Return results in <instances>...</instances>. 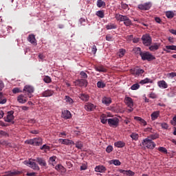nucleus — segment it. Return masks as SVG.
<instances>
[{"label": "nucleus", "instance_id": "obj_1", "mask_svg": "<svg viewBox=\"0 0 176 176\" xmlns=\"http://www.w3.org/2000/svg\"><path fill=\"white\" fill-rule=\"evenodd\" d=\"M115 19L117 20V21L124 22V25L126 27H130L131 25V20H130V18L126 15H122L120 14H115Z\"/></svg>", "mask_w": 176, "mask_h": 176}, {"label": "nucleus", "instance_id": "obj_2", "mask_svg": "<svg viewBox=\"0 0 176 176\" xmlns=\"http://www.w3.org/2000/svg\"><path fill=\"white\" fill-rule=\"evenodd\" d=\"M142 145L145 148H147V149H155V147L156 146V144L154 143L152 140L149 139V138H146L143 140Z\"/></svg>", "mask_w": 176, "mask_h": 176}, {"label": "nucleus", "instance_id": "obj_3", "mask_svg": "<svg viewBox=\"0 0 176 176\" xmlns=\"http://www.w3.org/2000/svg\"><path fill=\"white\" fill-rule=\"evenodd\" d=\"M36 161H25V164L26 166H28V167H30V168H32V170H35L36 171H39L41 170V168L39 167V165L35 162Z\"/></svg>", "mask_w": 176, "mask_h": 176}, {"label": "nucleus", "instance_id": "obj_4", "mask_svg": "<svg viewBox=\"0 0 176 176\" xmlns=\"http://www.w3.org/2000/svg\"><path fill=\"white\" fill-rule=\"evenodd\" d=\"M140 57H142V60H143V61H145V60H147V61H152V60H155V56L151 54L148 52H142Z\"/></svg>", "mask_w": 176, "mask_h": 176}, {"label": "nucleus", "instance_id": "obj_5", "mask_svg": "<svg viewBox=\"0 0 176 176\" xmlns=\"http://www.w3.org/2000/svg\"><path fill=\"white\" fill-rule=\"evenodd\" d=\"M34 87L31 85H25L23 88V91L25 94H27L29 98H31L32 97V93L34 91Z\"/></svg>", "mask_w": 176, "mask_h": 176}, {"label": "nucleus", "instance_id": "obj_6", "mask_svg": "<svg viewBox=\"0 0 176 176\" xmlns=\"http://www.w3.org/2000/svg\"><path fill=\"white\" fill-rule=\"evenodd\" d=\"M142 41L144 46H151V43H152V38H151L149 34L143 35L142 36Z\"/></svg>", "mask_w": 176, "mask_h": 176}, {"label": "nucleus", "instance_id": "obj_7", "mask_svg": "<svg viewBox=\"0 0 176 176\" xmlns=\"http://www.w3.org/2000/svg\"><path fill=\"white\" fill-rule=\"evenodd\" d=\"M108 124L110 127H118L119 126V118H113L108 119Z\"/></svg>", "mask_w": 176, "mask_h": 176}, {"label": "nucleus", "instance_id": "obj_8", "mask_svg": "<svg viewBox=\"0 0 176 176\" xmlns=\"http://www.w3.org/2000/svg\"><path fill=\"white\" fill-rule=\"evenodd\" d=\"M14 111H10L6 113V116L4 117L5 122H8V123H11L12 120H14V116H13Z\"/></svg>", "mask_w": 176, "mask_h": 176}, {"label": "nucleus", "instance_id": "obj_9", "mask_svg": "<svg viewBox=\"0 0 176 176\" xmlns=\"http://www.w3.org/2000/svg\"><path fill=\"white\" fill-rule=\"evenodd\" d=\"M33 162H36L41 167H47V163H46V160L43 157H36V159L33 160Z\"/></svg>", "mask_w": 176, "mask_h": 176}, {"label": "nucleus", "instance_id": "obj_10", "mask_svg": "<svg viewBox=\"0 0 176 176\" xmlns=\"http://www.w3.org/2000/svg\"><path fill=\"white\" fill-rule=\"evenodd\" d=\"M17 101L20 102V104H25L27 101H28V95L25 94H21L17 98Z\"/></svg>", "mask_w": 176, "mask_h": 176}, {"label": "nucleus", "instance_id": "obj_11", "mask_svg": "<svg viewBox=\"0 0 176 176\" xmlns=\"http://www.w3.org/2000/svg\"><path fill=\"white\" fill-rule=\"evenodd\" d=\"M130 72L135 76H140V75H142V74H144V71L142 69L133 68L130 70Z\"/></svg>", "mask_w": 176, "mask_h": 176}, {"label": "nucleus", "instance_id": "obj_12", "mask_svg": "<svg viewBox=\"0 0 176 176\" xmlns=\"http://www.w3.org/2000/svg\"><path fill=\"white\" fill-rule=\"evenodd\" d=\"M151 8H152V3L151 2L138 5V9L140 10H149Z\"/></svg>", "mask_w": 176, "mask_h": 176}, {"label": "nucleus", "instance_id": "obj_13", "mask_svg": "<svg viewBox=\"0 0 176 176\" xmlns=\"http://www.w3.org/2000/svg\"><path fill=\"white\" fill-rule=\"evenodd\" d=\"M58 142L62 145H75V142L69 139H59Z\"/></svg>", "mask_w": 176, "mask_h": 176}, {"label": "nucleus", "instance_id": "obj_14", "mask_svg": "<svg viewBox=\"0 0 176 176\" xmlns=\"http://www.w3.org/2000/svg\"><path fill=\"white\" fill-rule=\"evenodd\" d=\"M77 86L80 87H87V80L85 79H80L76 81Z\"/></svg>", "mask_w": 176, "mask_h": 176}, {"label": "nucleus", "instance_id": "obj_15", "mask_svg": "<svg viewBox=\"0 0 176 176\" xmlns=\"http://www.w3.org/2000/svg\"><path fill=\"white\" fill-rule=\"evenodd\" d=\"M119 173L123 174L124 175L126 176H134L135 175V173L133 172L131 170H126L124 169H120Z\"/></svg>", "mask_w": 176, "mask_h": 176}, {"label": "nucleus", "instance_id": "obj_16", "mask_svg": "<svg viewBox=\"0 0 176 176\" xmlns=\"http://www.w3.org/2000/svg\"><path fill=\"white\" fill-rule=\"evenodd\" d=\"M85 109L88 112H91L96 109V105L93 104L91 102H88L85 105Z\"/></svg>", "mask_w": 176, "mask_h": 176}, {"label": "nucleus", "instance_id": "obj_17", "mask_svg": "<svg viewBox=\"0 0 176 176\" xmlns=\"http://www.w3.org/2000/svg\"><path fill=\"white\" fill-rule=\"evenodd\" d=\"M54 94V91L52 89H47L42 92L41 96L42 97H52Z\"/></svg>", "mask_w": 176, "mask_h": 176}, {"label": "nucleus", "instance_id": "obj_18", "mask_svg": "<svg viewBox=\"0 0 176 176\" xmlns=\"http://www.w3.org/2000/svg\"><path fill=\"white\" fill-rule=\"evenodd\" d=\"M125 104H126L129 108H133V107H134V102L133 101V99L130 97L125 98Z\"/></svg>", "mask_w": 176, "mask_h": 176}, {"label": "nucleus", "instance_id": "obj_19", "mask_svg": "<svg viewBox=\"0 0 176 176\" xmlns=\"http://www.w3.org/2000/svg\"><path fill=\"white\" fill-rule=\"evenodd\" d=\"M95 171L96 173H105V171H107V168L102 165H99L96 166Z\"/></svg>", "mask_w": 176, "mask_h": 176}, {"label": "nucleus", "instance_id": "obj_20", "mask_svg": "<svg viewBox=\"0 0 176 176\" xmlns=\"http://www.w3.org/2000/svg\"><path fill=\"white\" fill-rule=\"evenodd\" d=\"M157 85L160 89H167L168 87V85L164 80L158 81Z\"/></svg>", "mask_w": 176, "mask_h": 176}, {"label": "nucleus", "instance_id": "obj_21", "mask_svg": "<svg viewBox=\"0 0 176 176\" xmlns=\"http://www.w3.org/2000/svg\"><path fill=\"white\" fill-rule=\"evenodd\" d=\"M28 41L32 45H36V38H35V35L30 34L28 37Z\"/></svg>", "mask_w": 176, "mask_h": 176}, {"label": "nucleus", "instance_id": "obj_22", "mask_svg": "<svg viewBox=\"0 0 176 176\" xmlns=\"http://www.w3.org/2000/svg\"><path fill=\"white\" fill-rule=\"evenodd\" d=\"M170 50L176 51V45H166V46H165V48L164 49V52H166V53H170L171 51H170Z\"/></svg>", "mask_w": 176, "mask_h": 176}, {"label": "nucleus", "instance_id": "obj_23", "mask_svg": "<svg viewBox=\"0 0 176 176\" xmlns=\"http://www.w3.org/2000/svg\"><path fill=\"white\" fill-rule=\"evenodd\" d=\"M71 116V112L69 111L65 110L62 111V118L64 119H70Z\"/></svg>", "mask_w": 176, "mask_h": 176}, {"label": "nucleus", "instance_id": "obj_24", "mask_svg": "<svg viewBox=\"0 0 176 176\" xmlns=\"http://www.w3.org/2000/svg\"><path fill=\"white\" fill-rule=\"evenodd\" d=\"M160 116V111H155L151 114V120H156Z\"/></svg>", "mask_w": 176, "mask_h": 176}, {"label": "nucleus", "instance_id": "obj_25", "mask_svg": "<svg viewBox=\"0 0 176 176\" xmlns=\"http://www.w3.org/2000/svg\"><path fill=\"white\" fill-rule=\"evenodd\" d=\"M79 98H80V100H82V101L87 102V101H89L90 96H89L86 94H81L79 95Z\"/></svg>", "mask_w": 176, "mask_h": 176}, {"label": "nucleus", "instance_id": "obj_26", "mask_svg": "<svg viewBox=\"0 0 176 176\" xmlns=\"http://www.w3.org/2000/svg\"><path fill=\"white\" fill-rule=\"evenodd\" d=\"M114 146L116 148H124V146H126V143L122 141H118L114 143Z\"/></svg>", "mask_w": 176, "mask_h": 176}, {"label": "nucleus", "instance_id": "obj_27", "mask_svg": "<svg viewBox=\"0 0 176 176\" xmlns=\"http://www.w3.org/2000/svg\"><path fill=\"white\" fill-rule=\"evenodd\" d=\"M106 30H116L118 25L115 23H110L105 26Z\"/></svg>", "mask_w": 176, "mask_h": 176}, {"label": "nucleus", "instance_id": "obj_28", "mask_svg": "<svg viewBox=\"0 0 176 176\" xmlns=\"http://www.w3.org/2000/svg\"><path fill=\"white\" fill-rule=\"evenodd\" d=\"M134 119L135 120L140 122V124H142V126H146V121H145V120L142 119L141 117L135 116L134 117Z\"/></svg>", "mask_w": 176, "mask_h": 176}, {"label": "nucleus", "instance_id": "obj_29", "mask_svg": "<svg viewBox=\"0 0 176 176\" xmlns=\"http://www.w3.org/2000/svg\"><path fill=\"white\" fill-rule=\"evenodd\" d=\"M39 145H42V138H34V146H39Z\"/></svg>", "mask_w": 176, "mask_h": 176}, {"label": "nucleus", "instance_id": "obj_30", "mask_svg": "<svg viewBox=\"0 0 176 176\" xmlns=\"http://www.w3.org/2000/svg\"><path fill=\"white\" fill-rule=\"evenodd\" d=\"M107 118H108L107 114H102L100 116V122L102 124H107V122H108V119H107Z\"/></svg>", "mask_w": 176, "mask_h": 176}, {"label": "nucleus", "instance_id": "obj_31", "mask_svg": "<svg viewBox=\"0 0 176 176\" xmlns=\"http://www.w3.org/2000/svg\"><path fill=\"white\" fill-rule=\"evenodd\" d=\"M95 70L98 72H107V69L102 65L96 66Z\"/></svg>", "mask_w": 176, "mask_h": 176}, {"label": "nucleus", "instance_id": "obj_32", "mask_svg": "<svg viewBox=\"0 0 176 176\" xmlns=\"http://www.w3.org/2000/svg\"><path fill=\"white\" fill-rule=\"evenodd\" d=\"M102 102L105 105H109V104L112 102V100H111V98L104 97L102 100Z\"/></svg>", "mask_w": 176, "mask_h": 176}, {"label": "nucleus", "instance_id": "obj_33", "mask_svg": "<svg viewBox=\"0 0 176 176\" xmlns=\"http://www.w3.org/2000/svg\"><path fill=\"white\" fill-rule=\"evenodd\" d=\"M7 101H8V99H6V97L3 96V94L0 92V104H6Z\"/></svg>", "mask_w": 176, "mask_h": 176}, {"label": "nucleus", "instance_id": "obj_34", "mask_svg": "<svg viewBox=\"0 0 176 176\" xmlns=\"http://www.w3.org/2000/svg\"><path fill=\"white\" fill-rule=\"evenodd\" d=\"M153 81L148 78H146L144 80L140 81V85H146V83H153Z\"/></svg>", "mask_w": 176, "mask_h": 176}, {"label": "nucleus", "instance_id": "obj_35", "mask_svg": "<svg viewBox=\"0 0 176 176\" xmlns=\"http://www.w3.org/2000/svg\"><path fill=\"white\" fill-rule=\"evenodd\" d=\"M109 164H114V166H120L122 162L119 160H111L109 161Z\"/></svg>", "mask_w": 176, "mask_h": 176}, {"label": "nucleus", "instance_id": "obj_36", "mask_svg": "<svg viewBox=\"0 0 176 176\" xmlns=\"http://www.w3.org/2000/svg\"><path fill=\"white\" fill-rule=\"evenodd\" d=\"M159 50V45L157 44H154L149 47V50H151V52H156V50Z\"/></svg>", "mask_w": 176, "mask_h": 176}, {"label": "nucleus", "instance_id": "obj_37", "mask_svg": "<svg viewBox=\"0 0 176 176\" xmlns=\"http://www.w3.org/2000/svg\"><path fill=\"white\" fill-rule=\"evenodd\" d=\"M166 16L168 19H173L175 14H174V12L173 11H167L166 12Z\"/></svg>", "mask_w": 176, "mask_h": 176}, {"label": "nucleus", "instance_id": "obj_38", "mask_svg": "<svg viewBox=\"0 0 176 176\" xmlns=\"http://www.w3.org/2000/svg\"><path fill=\"white\" fill-rule=\"evenodd\" d=\"M21 174L20 171H8L7 172V175L9 176H15V175H19Z\"/></svg>", "mask_w": 176, "mask_h": 176}, {"label": "nucleus", "instance_id": "obj_39", "mask_svg": "<svg viewBox=\"0 0 176 176\" xmlns=\"http://www.w3.org/2000/svg\"><path fill=\"white\" fill-rule=\"evenodd\" d=\"M133 50L135 54H140V56L143 53L140 47H135Z\"/></svg>", "mask_w": 176, "mask_h": 176}, {"label": "nucleus", "instance_id": "obj_40", "mask_svg": "<svg viewBox=\"0 0 176 176\" xmlns=\"http://www.w3.org/2000/svg\"><path fill=\"white\" fill-rule=\"evenodd\" d=\"M105 86H107V85L102 81H98L97 82V87H98V89H104Z\"/></svg>", "mask_w": 176, "mask_h": 176}, {"label": "nucleus", "instance_id": "obj_41", "mask_svg": "<svg viewBox=\"0 0 176 176\" xmlns=\"http://www.w3.org/2000/svg\"><path fill=\"white\" fill-rule=\"evenodd\" d=\"M96 5L98 6V8H102V6H105V3L104 2V1L102 0H98Z\"/></svg>", "mask_w": 176, "mask_h": 176}, {"label": "nucleus", "instance_id": "obj_42", "mask_svg": "<svg viewBox=\"0 0 176 176\" xmlns=\"http://www.w3.org/2000/svg\"><path fill=\"white\" fill-rule=\"evenodd\" d=\"M65 100L66 102H68L69 104H74V100L68 96H65Z\"/></svg>", "mask_w": 176, "mask_h": 176}, {"label": "nucleus", "instance_id": "obj_43", "mask_svg": "<svg viewBox=\"0 0 176 176\" xmlns=\"http://www.w3.org/2000/svg\"><path fill=\"white\" fill-rule=\"evenodd\" d=\"M96 16H98V17H100V19H104V11L99 10L96 12Z\"/></svg>", "mask_w": 176, "mask_h": 176}, {"label": "nucleus", "instance_id": "obj_44", "mask_svg": "<svg viewBox=\"0 0 176 176\" xmlns=\"http://www.w3.org/2000/svg\"><path fill=\"white\" fill-rule=\"evenodd\" d=\"M74 145H76V148L78 149H82L83 148V144L80 141L77 142L76 144L74 143Z\"/></svg>", "mask_w": 176, "mask_h": 176}, {"label": "nucleus", "instance_id": "obj_45", "mask_svg": "<svg viewBox=\"0 0 176 176\" xmlns=\"http://www.w3.org/2000/svg\"><path fill=\"white\" fill-rule=\"evenodd\" d=\"M160 126H161L162 129H164V130L168 129V124L166 122L160 123Z\"/></svg>", "mask_w": 176, "mask_h": 176}, {"label": "nucleus", "instance_id": "obj_46", "mask_svg": "<svg viewBox=\"0 0 176 176\" xmlns=\"http://www.w3.org/2000/svg\"><path fill=\"white\" fill-rule=\"evenodd\" d=\"M131 138H132V140H134L135 141H137V140H138V134L135 133H133L132 134L130 135Z\"/></svg>", "mask_w": 176, "mask_h": 176}, {"label": "nucleus", "instance_id": "obj_47", "mask_svg": "<svg viewBox=\"0 0 176 176\" xmlns=\"http://www.w3.org/2000/svg\"><path fill=\"white\" fill-rule=\"evenodd\" d=\"M40 149H41V151H45V152H47V151H50V146L44 144Z\"/></svg>", "mask_w": 176, "mask_h": 176}, {"label": "nucleus", "instance_id": "obj_48", "mask_svg": "<svg viewBox=\"0 0 176 176\" xmlns=\"http://www.w3.org/2000/svg\"><path fill=\"white\" fill-rule=\"evenodd\" d=\"M140 84L135 83V84H133V85L131 87V89L132 90H138V89H140Z\"/></svg>", "mask_w": 176, "mask_h": 176}, {"label": "nucleus", "instance_id": "obj_49", "mask_svg": "<svg viewBox=\"0 0 176 176\" xmlns=\"http://www.w3.org/2000/svg\"><path fill=\"white\" fill-rule=\"evenodd\" d=\"M176 94V89L175 88H170V92L168 94L170 97H174Z\"/></svg>", "mask_w": 176, "mask_h": 176}, {"label": "nucleus", "instance_id": "obj_50", "mask_svg": "<svg viewBox=\"0 0 176 176\" xmlns=\"http://www.w3.org/2000/svg\"><path fill=\"white\" fill-rule=\"evenodd\" d=\"M159 138V134L157 133H153L149 135L148 138H151V140H157Z\"/></svg>", "mask_w": 176, "mask_h": 176}, {"label": "nucleus", "instance_id": "obj_51", "mask_svg": "<svg viewBox=\"0 0 176 176\" xmlns=\"http://www.w3.org/2000/svg\"><path fill=\"white\" fill-rule=\"evenodd\" d=\"M158 151L159 152H162V153H165V155H167L168 153L167 148H166L165 147H159Z\"/></svg>", "mask_w": 176, "mask_h": 176}, {"label": "nucleus", "instance_id": "obj_52", "mask_svg": "<svg viewBox=\"0 0 176 176\" xmlns=\"http://www.w3.org/2000/svg\"><path fill=\"white\" fill-rule=\"evenodd\" d=\"M43 81L45 83H51L52 82V78L49 76H46L45 77H44Z\"/></svg>", "mask_w": 176, "mask_h": 176}, {"label": "nucleus", "instance_id": "obj_53", "mask_svg": "<svg viewBox=\"0 0 176 176\" xmlns=\"http://www.w3.org/2000/svg\"><path fill=\"white\" fill-rule=\"evenodd\" d=\"M55 170H57V171L64 170V166H63L61 164H58L55 166Z\"/></svg>", "mask_w": 176, "mask_h": 176}, {"label": "nucleus", "instance_id": "obj_54", "mask_svg": "<svg viewBox=\"0 0 176 176\" xmlns=\"http://www.w3.org/2000/svg\"><path fill=\"white\" fill-rule=\"evenodd\" d=\"M125 53H126V50L121 49V50H120V52H118V56L120 57H123V56H124Z\"/></svg>", "mask_w": 176, "mask_h": 176}, {"label": "nucleus", "instance_id": "obj_55", "mask_svg": "<svg viewBox=\"0 0 176 176\" xmlns=\"http://www.w3.org/2000/svg\"><path fill=\"white\" fill-rule=\"evenodd\" d=\"M112 151H113V147L111 145L108 146L106 148V152L107 153H111V152H112Z\"/></svg>", "mask_w": 176, "mask_h": 176}, {"label": "nucleus", "instance_id": "obj_56", "mask_svg": "<svg viewBox=\"0 0 176 176\" xmlns=\"http://www.w3.org/2000/svg\"><path fill=\"white\" fill-rule=\"evenodd\" d=\"M80 75L81 78H83L84 79H87V74L84 71L80 72Z\"/></svg>", "mask_w": 176, "mask_h": 176}, {"label": "nucleus", "instance_id": "obj_57", "mask_svg": "<svg viewBox=\"0 0 176 176\" xmlns=\"http://www.w3.org/2000/svg\"><path fill=\"white\" fill-rule=\"evenodd\" d=\"M56 159H57V157L56 156H52L50 157L49 160V163L51 164V163H54V162H56Z\"/></svg>", "mask_w": 176, "mask_h": 176}, {"label": "nucleus", "instance_id": "obj_58", "mask_svg": "<svg viewBox=\"0 0 176 176\" xmlns=\"http://www.w3.org/2000/svg\"><path fill=\"white\" fill-rule=\"evenodd\" d=\"M148 97H149V98H153V99L157 98V96L156 95V94H155L153 92H151L149 94Z\"/></svg>", "mask_w": 176, "mask_h": 176}, {"label": "nucleus", "instance_id": "obj_59", "mask_svg": "<svg viewBox=\"0 0 176 176\" xmlns=\"http://www.w3.org/2000/svg\"><path fill=\"white\" fill-rule=\"evenodd\" d=\"M12 93L14 94H17V93H21V91H20V89L16 87L12 89Z\"/></svg>", "mask_w": 176, "mask_h": 176}, {"label": "nucleus", "instance_id": "obj_60", "mask_svg": "<svg viewBox=\"0 0 176 176\" xmlns=\"http://www.w3.org/2000/svg\"><path fill=\"white\" fill-rule=\"evenodd\" d=\"M91 52L94 54H96L97 53V46H96L95 45L92 46L91 47Z\"/></svg>", "mask_w": 176, "mask_h": 176}, {"label": "nucleus", "instance_id": "obj_61", "mask_svg": "<svg viewBox=\"0 0 176 176\" xmlns=\"http://www.w3.org/2000/svg\"><path fill=\"white\" fill-rule=\"evenodd\" d=\"M170 124H172V126H176V116H175L173 118V120H170Z\"/></svg>", "mask_w": 176, "mask_h": 176}, {"label": "nucleus", "instance_id": "obj_62", "mask_svg": "<svg viewBox=\"0 0 176 176\" xmlns=\"http://www.w3.org/2000/svg\"><path fill=\"white\" fill-rule=\"evenodd\" d=\"M25 144H28L29 145H34V139L26 140Z\"/></svg>", "mask_w": 176, "mask_h": 176}, {"label": "nucleus", "instance_id": "obj_63", "mask_svg": "<svg viewBox=\"0 0 176 176\" xmlns=\"http://www.w3.org/2000/svg\"><path fill=\"white\" fill-rule=\"evenodd\" d=\"M133 38H134V36H133V34H131V35L126 36V39L127 41H129V42H131V41H133Z\"/></svg>", "mask_w": 176, "mask_h": 176}, {"label": "nucleus", "instance_id": "obj_64", "mask_svg": "<svg viewBox=\"0 0 176 176\" xmlns=\"http://www.w3.org/2000/svg\"><path fill=\"white\" fill-rule=\"evenodd\" d=\"M121 8H122V9H124V10L129 9V5H127V4H126V3H122V4H121Z\"/></svg>", "mask_w": 176, "mask_h": 176}]
</instances>
